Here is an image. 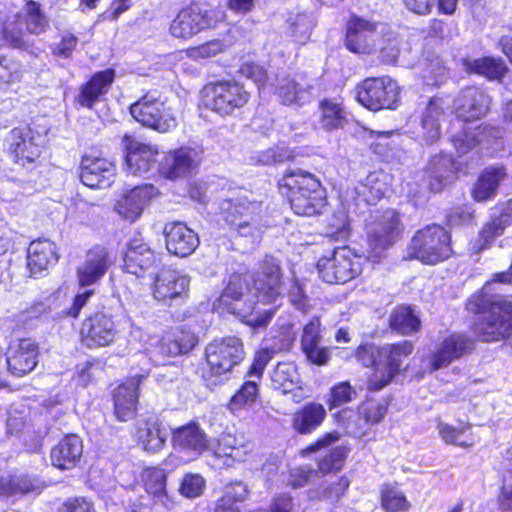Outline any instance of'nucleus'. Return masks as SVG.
<instances>
[{"label": "nucleus", "instance_id": "obj_1", "mask_svg": "<svg viewBox=\"0 0 512 512\" xmlns=\"http://www.w3.org/2000/svg\"><path fill=\"white\" fill-rule=\"evenodd\" d=\"M252 280L253 288H250L245 278L233 274L224 292L214 301L213 309L219 313L236 315L254 328L265 326L275 309H257L254 298L259 303L269 304L281 297V272L278 262L272 257H266Z\"/></svg>", "mask_w": 512, "mask_h": 512}, {"label": "nucleus", "instance_id": "obj_2", "mask_svg": "<svg viewBox=\"0 0 512 512\" xmlns=\"http://www.w3.org/2000/svg\"><path fill=\"white\" fill-rule=\"evenodd\" d=\"M496 283L512 284V262L508 271L494 274L466 303L469 312L484 314L474 325L476 335L484 342L502 341L512 335V302L494 292Z\"/></svg>", "mask_w": 512, "mask_h": 512}, {"label": "nucleus", "instance_id": "obj_3", "mask_svg": "<svg viewBox=\"0 0 512 512\" xmlns=\"http://www.w3.org/2000/svg\"><path fill=\"white\" fill-rule=\"evenodd\" d=\"M279 189L297 215L319 214L326 205L325 191L320 181L311 173L301 170L289 172L280 180Z\"/></svg>", "mask_w": 512, "mask_h": 512}, {"label": "nucleus", "instance_id": "obj_4", "mask_svg": "<svg viewBox=\"0 0 512 512\" xmlns=\"http://www.w3.org/2000/svg\"><path fill=\"white\" fill-rule=\"evenodd\" d=\"M128 341L130 345L139 342L140 346L133 349L143 350L155 365H164L166 357L188 353L195 347L198 339L188 330H176L158 339L148 336L141 328L132 326Z\"/></svg>", "mask_w": 512, "mask_h": 512}, {"label": "nucleus", "instance_id": "obj_5", "mask_svg": "<svg viewBox=\"0 0 512 512\" xmlns=\"http://www.w3.org/2000/svg\"><path fill=\"white\" fill-rule=\"evenodd\" d=\"M407 254L427 265L443 262L452 255L451 235L440 225L425 226L412 237Z\"/></svg>", "mask_w": 512, "mask_h": 512}, {"label": "nucleus", "instance_id": "obj_6", "mask_svg": "<svg viewBox=\"0 0 512 512\" xmlns=\"http://www.w3.org/2000/svg\"><path fill=\"white\" fill-rule=\"evenodd\" d=\"M221 213L226 224L238 235L258 239L263 233L262 206L245 197L224 200Z\"/></svg>", "mask_w": 512, "mask_h": 512}, {"label": "nucleus", "instance_id": "obj_7", "mask_svg": "<svg viewBox=\"0 0 512 512\" xmlns=\"http://www.w3.org/2000/svg\"><path fill=\"white\" fill-rule=\"evenodd\" d=\"M370 259L372 260L370 255L357 254L344 246L336 248L329 256L320 258L317 269L320 277L327 283H346L358 277Z\"/></svg>", "mask_w": 512, "mask_h": 512}, {"label": "nucleus", "instance_id": "obj_8", "mask_svg": "<svg viewBox=\"0 0 512 512\" xmlns=\"http://www.w3.org/2000/svg\"><path fill=\"white\" fill-rule=\"evenodd\" d=\"M24 26L29 33L36 35L45 32L49 26L40 4L33 0L26 2L22 14L16 13L3 23L1 35L5 44L13 48H23L25 46Z\"/></svg>", "mask_w": 512, "mask_h": 512}, {"label": "nucleus", "instance_id": "obj_9", "mask_svg": "<svg viewBox=\"0 0 512 512\" xmlns=\"http://www.w3.org/2000/svg\"><path fill=\"white\" fill-rule=\"evenodd\" d=\"M202 93L205 107L223 117L232 115L235 110L244 107L250 99V93L244 85L235 80L209 83Z\"/></svg>", "mask_w": 512, "mask_h": 512}, {"label": "nucleus", "instance_id": "obj_10", "mask_svg": "<svg viewBox=\"0 0 512 512\" xmlns=\"http://www.w3.org/2000/svg\"><path fill=\"white\" fill-rule=\"evenodd\" d=\"M132 117L144 126L160 133L176 127V116L157 91H150L130 106Z\"/></svg>", "mask_w": 512, "mask_h": 512}, {"label": "nucleus", "instance_id": "obj_11", "mask_svg": "<svg viewBox=\"0 0 512 512\" xmlns=\"http://www.w3.org/2000/svg\"><path fill=\"white\" fill-rule=\"evenodd\" d=\"M400 88L388 76L367 78L357 86L358 102L371 111L395 109L399 101Z\"/></svg>", "mask_w": 512, "mask_h": 512}, {"label": "nucleus", "instance_id": "obj_12", "mask_svg": "<svg viewBox=\"0 0 512 512\" xmlns=\"http://www.w3.org/2000/svg\"><path fill=\"white\" fill-rule=\"evenodd\" d=\"M387 34V24L352 16L347 22L345 44L353 53L371 54L377 51L380 37Z\"/></svg>", "mask_w": 512, "mask_h": 512}, {"label": "nucleus", "instance_id": "obj_13", "mask_svg": "<svg viewBox=\"0 0 512 512\" xmlns=\"http://www.w3.org/2000/svg\"><path fill=\"white\" fill-rule=\"evenodd\" d=\"M402 231L403 227L395 210H385L374 216L373 221L367 224V240L373 262L399 239Z\"/></svg>", "mask_w": 512, "mask_h": 512}, {"label": "nucleus", "instance_id": "obj_14", "mask_svg": "<svg viewBox=\"0 0 512 512\" xmlns=\"http://www.w3.org/2000/svg\"><path fill=\"white\" fill-rule=\"evenodd\" d=\"M501 136L500 129L479 125L473 131L464 130L456 134L452 142L460 156L471 153L473 159L474 156L493 155L498 152L502 145Z\"/></svg>", "mask_w": 512, "mask_h": 512}, {"label": "nucleus", "instance_id": "obj_15", "mask_svg": "<svg viewBox=\"0 0 512 512\" xmlns=\"http://www.w3.org/2000/svg\"><path fill=\"white\" fill-rule=\"evenodd\" d=\"M222 17L221 11H202L191 5L179 11L170 24V34L175 38L190 39L201 30L211 28Z\"/></svg>", "mask_w": 512, "mask_h": 512}, {"label": "nucleus", "instance_id": "obj_16", "mask_svg": "<svg viewBox=\"0 0 512 512\" xmlns=\"http://www.w3.org/2000/svg\"><path fill=\"white\" fill-rule=\"evenodd\" d=\"M242 341L237 337L216 339L206 347V359L210 370L215 375L229 372L244 359Z\"/></svg>", "mask_w": 512, "mask_h": 512}, {"label": "nucleus", "instance_id": "obj_17", "mask_svg": "<svg viewBox=\"0 0 512 512\" xmlns=\"http://www.w3.org/2000/svg\"><path fill=\"white\" fill-rule=\"evenodd\" d=\"M474 340L465 334H451L422 360L424 372L432 373L438 369L447 367L451 362L474 349Z\"/></svg>", "mask_w": 512, "mask_h": 512}, {"label": "nucleus", "instance_id": "obj_18", "mask_svg": "<svg viewBox=\"0 0 512 512\" xmlns=\"http://www.w3.org/2000/svg\"><path fill=\"white\" fill-rule=\"evenodd\" d=\"M413 351V344L410 341H402L396 344H387L379 349L381 368L375 369L369 380V387L378 391L386 386L399 372L404 358Z\"/></svg>", "mask_w": 512, "mask_h": 512}, {"label": "nucleus", "instance_id": "obj_19", "mask_svg": "<svg viewBox=\"0 0 512 512\" xmlns=\"http://www.w3.org/2000/svg\"><path fill=\"white\" fill-rule=\"evenodd\" d=\"M125 147V166L127 174L133 176H146L155 170L159 171V150L156 145L143 143L130 136L123 139Z\"/></svg>", "mask_w": 512, "mask_h": 512}, {"label": "nucleus", "instance_id": "obj_20", "mask_svg": "<svg viewBox=\"0 0 512 512\" xmlns=\"http://www.w3.org/2000/svg\"><path fill=\"white\" fill-rule=\"evenodd\" d=\"M254 448V443L242 433H223L217 439L216 444L210 447V450L223 466L232 467L237 463L247 461L253 454Z\"/></svg>", "mask_w": 512, "mask_h": 512}, {"label": "nucleus", "instance_id": "obj_21", "mask_svg": "<svg viewBox=\"0 0 512 512\" xmlns=\"http://www.w3.org/2000/svg\"><path fill=\"white\" fill-rule=\"evenodd\" d=\"M118 334L113 317L106 313H96L82 323L80 329L81 341L90 349L111 345Z\"/></svg>", "mask_w": 512, "mask_h": 512}, {"label": "nucleus", "instance_id": "obj_22", "mask_svg": "<svg viewBox=\"0 0 512 512\" xmlns=\"http://www.w3.org/2000/svg\"><path fill=\"white\" fill-rule=\"evenodd\" d=\"M158 193V189L152 184H144L126 190L117 198L114 211L121 219L134 223L141 217L144 209Z\"/></svg>", "mask_w": 512, "mask_h": 512}, {"label": "nucleus", "instance_id": "obj_23", "mask_svg": "<svg viewBox=\"0 0 512 512\" xmlns=\"http://www.w3.org/2000/svg\"><path fill=\"white\" fill-rule=\"evenodd\" d=\"M8 141L16 163L26 166L39 158L45 137L29 126H22L10 131Z\"/></svg>", "mask_w": 512, "mask_h": 512}, {"label": "nucleus", "instance_id": "obj_24", "mask_svg": "<svg viewBox=\"0 0 512 512\" xmlns=\"http://www.w3.org/2000/svg\"><path fill=\"white\" fill-rule=\"evenodd\" d=\"M451 100L449 97H433L421 109L416 119L419 121V130L417 137L426 144H433L441 136V120L445 111L449 108Z\"/></svg>", "mask_w": 512, "mask_h": 512}, {"label": "nucleus", "instance_id": "obj_25", "mask_svg": "<svg viewBox=\"0 0 512 512\" xmlns=\"http://www.w3.org/2000/svg\"><path fill=\"white\" fill-rule=\"evenodd\" d=\"M387 412V405L374 400L363 403L358 414L350 410H343L338 414L339 421L346 420L344 427L348 434L354 437H362L367 425L378 424Z\"/></svg>", "mask_w": 512, "mask_h": 512}, {"label": "nucleus", "instance_id": "obj_26", "mask_svg": "<svg viewBox=\"0 0 512 512\" xmlns=\"http://www.w3.org/2000/svg\"><path fill=\"white\" fill-rule=\"evenodd\" d=\"M491 98L482 89L466 87L453 101V113L464 122H472L486 116Z\"/></svg>", "mask_w": 512, "mask_h": 512}, {"label": "nucleus", "instance_id": "obj_27", "mask_svg": "<svg viewBox=\"0 0 512 512\" xmlns=\"http://www.w3.org/2000/svg\"><path fill=\"white\" fill-rule=\"evenodd\" d=\"M172 444L183 455V462L197 459L208 448L205 432L194 422L173 430Z\"/></svg>", "mask_w": 512, "mask_h": 512}, {"label": "nucleus", "instance_id": "obj_28", "mask_svg": "<svg viewBox=\"0 0 512 512\" xmlns=\"http://www.w3.org/2000/svg\"><path fill=\"white\" fill-rule=\"evenodd\" d=\"M190 277L181 270L163 268L154 279L153 296L158 301L183 299L188 292Z\"/></svg>", "mask_w": 512, "mask_h": 512}, {"label": "nucleus", "instance_id": "obj_29", "mask_svg": "<svg viewBox=\"0 0 512 512\" xmlns=\"http://www.w3.org/2000/svg\"><path fill=\"white\" fill-rule=\"evenodd\" d=\"M113 259L108 249L101 245L93 246L77 268V279L81 287L98 283L112 265Z\"/></svg>", "mask_w": 512, "mask_h": 512}, {"label": "nucleus", "instance_id": "obj_30", "mask_svg": "<svg viewBox=\"0 0 512 512\" xmlns=\"http://www.w3.org/2000/svg\"><path fill=\"white\" fill-rule=\"evenodd\" d=\"M116 176V167L110 160L84 155L81 160L80 178L90 188L105 189L112 185Z\"/></svg>", "mask_w": 512, "mask_h": 512}, {"label": "nucleus", "instance_id": "obj_31", "mask_svg": "<svg viewBox=\"0 0 512 512\" xmlns=\"http://www.w3.org/2000/svg\"><path fill=\"white\" fill-rule=\"evenodd\" d=\"M199 151L190 147H180L165 154L159 164V172L168 179L190 175L200 164Z\"/></svg>", "mask_w": 512, "mask_h": 512}, {"label": "nucleus", "instance_id": "obj_32", "mask_svg": "<svg viewBox=\"0 0 512 512\" xmlns=\"http://www.w3.org/2000/svg\"><path fill=\"white\" fill-rule=\"evenodd\" d=\"M8 370L21 377L30 373L38 363V346L29 339L11 342L6 352Z\"/></svg>", "mask_w": 512, "mask_h": 512}, {"label": "nucleus", "instance_id": "obj_33", "mask_svg": "<svg viewBox=\"0 0 512 512\" xmlns=\"http://www.w3.org/2000/svg\"><path fill=\"white\" fill-rule=\"evenodd\" d=\"M164 235L167 250L179 257L191 255L199 245L198 235L182 222L166 224Z\"/></svg>", "mask_w": 512, "mask_h": 512}, {"label": "nucleus", "instance_id": "obj_34", "mask_svg": "<svg viewBox=\"0 0 512 512\" xmlns=\"http://www.w3.org/2000/svg\"><path fill=\"white\" fill-rule=\"evenodd\" d=\"M143 377L135 375L115 389L114 413L119 421H129L136 415L138 389Z\"/></svg>", "mask_w": 512, "mask_h": 512}, {"label": "nucleus", "instance_id": "obj_35", "mask_svg": "<svg viewBox=\"0 0 512 512\" xmlns=\"http://www.w3.org/2000/svg\"><path fill=\"white\" fill-rule=\"evenodd\" d=\"M275 93L285 105L303 106L312 100V86L304 76H285L278 80Z\"/></svg>", "mask_w": 512, "mask_h": 512}, {"label": "nucleus", "instance_id": "obj_36", "mask_svg": "<svg viewBox=\"0 0 512 512\" xmlns=\"http://www.w3.org/2000/svg\"><path fill=\"white\" fill-rule=\"evenodd\" d=\"M123 261L127 273L141 277L154 264L155 254L143 238L134 237L127 245Z\"/></svg>", "mask_w": 512, "mask_h": 512}, {"label": "nucleus", "instance_id": "obj_37", "mask_svg": "<svg viewBox=\"0 0 512 512\" xmlns=\"http://www.w3.org/2000/svg\"><path fill=\"white\" fill-rule=\"evenodd\" d=\"M271 383L275 390L283 394L290 393L295 402H300L306 397L300 386V378L296 366L293 363H278L271 373Z\"/></svg>", "mask_w": 512, "mask_h": 512}, {"label": "nucleus", "instance_id": "obj_38", "mask_svg": "<svg viewBox=\"0 0 512 512\" xmlns=\"http://www.w3.org/2000/svg\"><path fill=\"white\" fill-rule=\"evenodd\" d=\"M58 260L56 245L48 239H39L30 243L27 266L32 276H38Z\"/></svg>", "mask_w": 512, "mask_h": 512}, {"label": "nucleus", "instance_id": "obj_39", "mask_svg": "<svg viewBox=\"0 0 512 512\" xmlns=\"http://www.w3.org/2000/svg\"><path fill=\"white\" fill-rule=\"evenodd\" d=\"M390 175L384 171L369 173L363 181H360L354 188L353 193L357 195L355 200L367 204H375L389 190Z\"/></svg>", "mask_w": 512, "mask_h": 512}, {"label": "nucleus", "instance_id": "obj_40", "mask_svg": "<svg viewBox=\"0 0 512 512\" xmlns=\"http://www.w3.org/2000/svg\"><path fill=\"white\" fill-rule=\"evenodd\" d=\"M320 341V320L314 317L304 326L301 348L307 359L317 365L326 364L330 356L329 350L320 346Z\"/></svg>", "mask_w": 512, "mask_h": 512}, {"label": "nucleus", "instance_id": "obj_41", "mask_svg": "<svg viewBox=\"0 0 512 512\" xmlns=\"http://www.w3.org/2000/svg\"><path fill=\"white\" fill-rule=\"evenodd\" d=\"M458 169V163L450 155L438 154L433 156L427 167V173L431 178V190L438 192L443 186L453 181Z\"/></svg>", "mask_w": 512, "mask_h": 512}, {"label": "nucleus", "instance_id": "obj_42", "mask_svg": "<svg viewBox=\"0 0 512 512\" xmlns=\"http://www.w3.org/2000/svg\"><path fill=\"white\" fill-rule=\"evenodd\" d=\"M83 444L79 436L68 435L64 437L51 451L53 466L65 470L71 469L80 459Z\"/></svg>", "mask_w": 512, "mask_h": 512}, {"label": "nucleus", "instance_id": "obj_43", "mask_svg": "<svg viewBox=\"0 0 512 512\" xmlns=\"http://www.w3.org/2000/svg\"><path fill=\"white\" fill-rule=\"evenodd\" d=\"M113 80L114 71L111 69L96 73L82 88L78 96V103L82 107L92 108L94 103L107 93Z\"/></svg>", "mask_w": 512, "mask_h": 512}, {"label": "nucleus", "instance_id": "obj_44", "mask_svg": "<svg viewBox=\"0 0 512 512\" xmlns=\"http://www.w3.org/2000/svg\"><path fill=\"white\" fill-rule=\"evenodd\" d=\"M144 486L148 494H150L155 503L163 505L166 509L173 507V500L166 490L167 475L161 468L151 467L143 472Z\"/></svg>", "mask_w": 512, "mask_h": 512}, {"label": "nucleus", "instance_id": "obj_45", "mask_svg": "<svg viewBox=\"0 0 512 512\" xmlns=\"http://www.w3.org/2000/svg\"><path fill=\"white\" fill-rule=\"evenodd\" d=\"M512 223V208L505 207L499 216H494L487 222L479 233V238L474 244V249L477 252L490 246V244L499 236H501L505 229Z\"/></svg>", "mask_w": 512, "mask_h": 512}, {"label": "nucleus", "instance_id": "obj_46", "mask_svg": "<svg viewBox=\"0 0 512 512\" xmlns=\"http://www.w3.org/2000/svg\"><path fill=\"white\" fill-rule=\"evenodd\" d=\"M326 417V410L320 403L305 404L293 415V428L300 434H308L318 428Z\"/></svg>", "mask_w": 512, "mask_h": 512}, {"label": "nucleus", "instance_id": "obj_47", "mask_svg": "<svg viewBox=\"0 0 512 512\" xmlns=\"http://www.w3.org/2000/svg\"><path fill=\"white\" fill-rule=\"evenodd\" d=\"M503 167H489L479 176L472 190L475 201L484 202L496 196L499 183L505 178Z\"/></svg>", "mask_w": 512, "mask_h": 512}, {"label": "nucleus", "instance_id": "obj_48", "mask_svg": "<svg viewBox=\"0 0 512 512\" xmlns=\"http://www.w3.org/2000/svg\"><path fill=\"white\" fill-rule=\"evenodd\" d=\"M463 67L469 73H475L489 80H500L507 72L505 62L500 58L482 57L463 59Z\"/></svg>", "mask_w": 512, "mask_h": 512}, {"label": "nucleus", "instance_id": "obj_49", "mask_svg": "<svg viewBox=\"0 0 512 512\" xmlns=\"http://www.w3.org/2000/svg\"><path fill=\"white\" fill-rule=\"evenodd\" d=\"M136 437L144 450L154 453L162 449L167 434L156 420L149 419L138 422Z\"/></svg>", "mask_w": 512, "mask_h": 512}, {"label": "nucleus", "instance_id": "obj_50", "mask_svg": "<svg viewBox=\"0 0 512 512\" xmlns=\"http://www.w3.org/2000/svg\"><path fill=\"white\" fill-rule=\"evenodd\" d=\"M470 424L454 427L444 422L437 424L438 434L446 444L469 448L479 442V437L471 432Z\"/></svg>", "mask_w": 512, "mask_h": 512}, {"label": "nucleus", "instance_id": "obj_51", "mask_svg": "<svg viewBox=\"0 0 512 512\" xmlns=\"http://www.w3.org/2000/svg\"><path fill=\"white\" fill-rule=\"evenodd\" d=\"M389 324L398 333L410 335L420 329L421 321L410 306L401 305L392 311Z\"/></svg>", "mask_w": 512, "mask_h": 512}, {"label": "nucleus", "instance_id": "obj_52", "mask_svg": "<svg viewBox=\"0 0 512 512\" xmlns=\"http://www.w3.org/2000/svg\"><path fill=\"white\" fill-rule=\"evenodd\" d=\"M258 384L255 380H247L232 396L228 403L229 411L240 416L244 411L252 407L258 397Z\"/></svg>", "mask_w": 512, "mask_h": 512}, {"label": "nucleus", "instance_id": "obj_53", "mask_svg": "<svg viewBox=\"0 0 512 512\" xmlns=\"http://www.w3.org/2000/svg\"><path fill=\"white\" fill-rule=\"evenodd\" d=\"M287 34L300 44H305L310 36L316 22L312 14H292L287 19Z\"/></svg>", "mask_w": 512, "mask_h": 512}, {"label": "nucleus", "instance_id": "obj_54", "mask_svg": "<svg viewBox=\"0 0 512 512\" xmlns=\"http://www.w3.org/2000/svg\"><path fill=\"white\" fill-rule=\"evenodd\" d=\"M23 74V66L15 57L0 54V91H6L19 83Z\"/></svg>", "mask_w": 512, "mask_h": 512}, {"label": "nucleus", "instance_id": "obj_55", "mask_svg": "<svg viewBox=\"0 0 512 512\" xmlns=\"http://www.w3.org/2000/svg\"><path fill=\"white\" fill-rule=\"evenodd\" d=\"M320 113V125L326 131L342 128L346 121L344 109L335 100L322 101Z\"/></svg>", "mask_w": 512, "mask_h": 512}, {"label": "nucleus", "instance_id": "obj_56", "mask_svg": "<svg viewBox=\"0 0 512 512\" xmlns=\"http://www.w3.org/2000/svg\"><path fill=\"white\" fill-rule=\"evenodd\" d=\"M248 492L247 486L243 482L230 483L226 487L224 496L218 501L215 512H240L235 503L244 501Z\"/></svg>", "mask_w": 512, "mask_h": 512}, {"label": "nucleus", "instance_id": "obj_57", "mask_svg": "<svg viewBox=\"0 0 512 512\" xmlns=\"http://www.w3.org/2000/svg\"><path fill=\"white\" fill-rule=\"evenodd\" d=\"M381 503L387 512H400L407 510L409 502L405 495L396 487L386 486L382 490Z\"/></svg>", "mask_w": 512, "mask_h": 512}, {"label": "nucleus", "instance_id": "obj_58", "mask_svg": "<svg viewBox=\"0 0 512 512\" xmlns=\"http://www.w3.org/2000/svg\"><path fill=\"white\" fill-rule=\"evenodd\" d=\"M294 334L291 331L290 327H286L284 333L282 334L281 339L279 340V344H275L273 346L265 347L261 349L255 356L254 360L266 367L269 361L273 357V353L280 350H287L291 347L294 342Z\"/></svg>", "mask_w": 512, "mask_h": 512}, {"label": "nucleus", "instance_id": "obj_59", "mask_svg": "<svg viewBox=\"0 0 512 512\" xmlns=\"http://www.w3.org/2000/svg\"><path fill=\"white\" fill-rule=\"evenodd\" d=\"M205 485L206 481L202 475L187 473L180 483L179 493L185 498L193 499L202 495Z\"/></svg>", "mask_w": 512, "mask_h": 512}, {"label": "nucleus", "instance_id": "obj_60", "mask_svg": "<svg viewBox=\"0 0 512 512\" xmlns=\"http://www.w3.org/2000/svg\"><path fill=\"white\" fill-rule=\"evenodd\" d=\"M102 372V365L98 360H88L77 365L75 380L78 385L86 387Z\"/></svg>", "mask_w": 512, "mask_h": 512}, {"label": "nucleus", "instance_id": "obj_61", "mask_svg": "<svg viewBox=\"0 0 512 512\" xmlns=\"http://www.w3.org/2000/svg\"><path fill=\"white\" fill-rule=\"evenodd\" d=\"M225 49V45L220 40H212L199 46L186 50V54L193 60H202L214 57Z\"/></svg>", "mask_w": 512, "mask_h": 512}, {"label": "nucleus", "instance_id": "obj_62", "mask_svg": "<svg viewBox=\"0 0 512 512\" xmlns=\"http://www.w3.org/2000/svg\"><path fill=\"white\" fill-rule=\"evenodd\" d=\"M378 49H380L381 60L384 63L394 64L397 61L399 56L398 43L389 27L388 34L384 37H380Z\"/></svg>", "mask_w": 512, "mask_h": 512}, {"label": "nucleus", "instance_id": "obj_63", "mask_svg": "<svg viewBox=\"0 0 512 512\" xmlns=\"http://www.w3.org/2000/svg\"><path fill=\"white\" fill-rule=\"evenodd\" d=\"M347 455V450L344 447H337L332 450L328 455L322 458L319 462V472L323 475L333 471H339L342 466L344 459Z\"/></svg>", "mask_w": 512, "mask_h": 512}, {"label": "nucleus", "instance_id": "obj_64", "mask_svg": "<svg viewBox=\"0 0 512 512\" xmlns=\"http://www.w3.org/2000/svg\"><path fill=\"white\" fill-rule=\"evenodd\" d=\"M356 392L348 382H341L331 388L329 408L333 409L350 402Z\"/></svg>", "mask_w": 512, "mask_h": 512}]
</instances>
